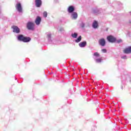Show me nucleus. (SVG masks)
I'll use <instances>...</instances> for the list:
<instances>
[{
  "label": "nucleus",
  "instance_id": "f257e3e1",
  "mask_svg": "<svg viewBox=\"0 0 131 131\" xmlns=\"http://www.w3.org/2000/svg\"><path fill=\"white\" fill-rule=\"evenodd\" d=\"M27 28L29 30H33L34 28V24L32 21H29L27 24Z\"/></svg>",
  "mask_w": 131,
  "mask_h": 131
},
{
  "label": "nucleus",
  "instance_id": "f03ea898",
  "mask_svg": "<svg viewBox=\"0 0 131 131\" xmlns=\"http://www.w3.org/2000/svg\"><path fill=\"white\" fill-rule=\"evenodd\" d=\"M15 8L17 10V11H18V12H19V13H22V6L21 5V3H18L16 6H15Z\"/></svg>",
  "mask_w": 131,
  "mask_h": 131
},
{
  "label": "nucleus",
  "instance_id": "7ed1b4c3",
  "mask_svg": "<svg viewBox=\"0 0 131 131\" xmlns=\"http://www.w3.org/2000/svg\"><path fill=\"white\" fill-rule=\"evenodd\" d=\"M107 39L110 42H115L116 41V38L113 36H108L107 37Z\"/></svg>",
  "mask_w": 131,
  "mask_h": 131
},
{
  "label": "nucleus",
  "instance_id": "20e7f679",
  "mask_svg": "<svg viewBox=\"0 0 131 131\" xmlns=\"http://www.w3.org/2000/svg\"><path fill=\"white\" fill-rule=\"evenodd\" d=\"M78 17V15L76 12H72L71 15V18L72 20H76Z\"/></svg>",
  "mask_w": 131,
  "mask_h": 131
},
{
  "label": "nucleus",
  "instance_id": "39448f33",
  "mask_svg": "<svg viewBox=\"0 0 131 131\" xmlns=\"http://www.w3.org/2000/svg\"><path fill=\"white\" fill-rule=\"evenodd\" d=\"M99 43L101 47H104L105 45H106V41L105 39L101 38L99 40Z\"/></svg>",
  "mask_w": 131,
  "mask_h": 131
},
{
  "label": "nucleus",
  "instance_id": "423d86ee",
  "mask_svg": "<svg viewBox=\"0 0 131 131\" xmlns=\"http://www.w3.org/2000/svg\"><path fill=\"white\" fill-rule=\"evenodd\" d=\"M13 30V31L14 32H15V33H19L20 32V29L18 28V27L16 26H13L12 27Z\"/></svg>",
  "mask_w": 131,
  "mask_h": 131
},
{
  "label": "nucleus",
  "instance_id": "0eeeda50",
  "mask_svg": "<svg viewBox=\"0 0 131 131\" xmlns=\"http://www.w3.org/2000/svg\"><path fill=\"white\" fill-rule=\"evenodd\" d=\"M75 10V9L74 8V7L71 6H69L68 8V12L69 13H70V14L74 13V12H73L74 10Z\"/></svg>",
  "mask_w": 131,
  "mask_h": 131
},
{
  "label": "nucleus",
  "instance_id": "6e6552de",
  "mask_svg": "<svg viewBox=\"0 0 131 131\" xmlns=\"http://www.w3.org/2000/svg\"><path fill=\"white\" fill-rule=\"evenodd\" d=\"M35 2L37 8H39L41 6V0H35Z\"/></svg>",
  "mask_w": 131,
  "mask_h": 131
},
{
  "label": "nucleus",
  "instance_id": "1a4fd4ad",
  "mask_svg": "<svg viewBox=\"0 0 131 131\" xmlns=\"http://www.w3.org/2000/svg\"><path fill=\"white\" fill-rule=\"evenodd\" d=\"M92 27L94 29H97V28L99 27V24H98V21L94 20L93 23Z\"/></svg>",
  "mask_w": 131,
  "mask_h": 131
},
{
  "label": "nucleus",
  "instance_id": "9d476101",
  "mask_svg": "<svg viewBox=\"0 0 131 131\" xmlns=\"http://www.w3.org/2000/svg\"><path fill=\"white\" fill-rule=\"evenodd\" d=\"M123 52L125 54H130V53H131V46L125 49L123 51Z\"/></svg>",
  "mask_w": 131,
  "mask_h": 131
},
{
  "label": "nucleus",
  "instance_id": "9b49d317",
  "mask_svg": "<svg viewBox=\"0 0 131 131\" xmlns=\"http://www.w3.org/2000/svg\"><path fill=\"white\" fill-rule=\"evenodd\" d=\"M41 21V18L39 16H37L35 21L36 25H39L40 24V22Z\"/></svg>",
  "mask_w": 131,
  "mask_h": 131
},
{
  "label": "nucleus",
  "instance_id": "f8f14e48",
  "mask_svg": "<svg viewBox=\"0 0 131 131\" xmlns=\"http://www.w3.org/2000/svg\"><path fill=\"white\" fill-rule=\"evenodd\" d=\"M86 46V41H84L83 42H81L79 43V46L80 48H84Z\"/></svg>",
  "mask_w": 131,
  "mask_h": 131
},
{
  "label": "nucleus",
  "instance_id": "ddd939ff",
  "mask_svg": "<svg viewBox=\"0 0 131 131\" xmlns=\"http://www.w3.org/2000/svg\"><path fill=\"white\" fill-rule=\"evenodd\" d=\"M31 40V39L28 37H25L24 38L23 42H29V41Z\"/></svg>",
  "mask_w": 131,
  "mask_h": 131
},
{
  "label": "nucleus",
  "instance_id": "4468645a",
  "mask_svg": "<svg viewBox=\"0 0 131 131\" xmlns=\"http://www.w3.org/2000/svg\"><path fill=\"white\" fill-rule=\"evenodd\" d=\"M24 36H23V35H19L17 37V39L18 40H20V41H23V40H24Z\"/></svg>",
  "mask_w": 131,
  "mask_h": 131
},
{
  "label": "nucleus",
  "instance_id": "2eb2a0df",
  "mask_svg": "<svg viewBox=\"0 0 131 131\" xmlns=\"http://www.w3.org/2000/svg\"><path fill=\"white\" fill-rule=\"evenodd\" d=\"M46 34L47 35V38L48 40H51V37H52V34L51 32H47Z\"/></svg>",
  "mask_w": 131,
  "mask_h": 131
},
{
  "label": "nucleus",
  "instance_id": "dca6fc26",
  "mask_svg": "<svg viewBox=\"0 0 131 131\" xmlns=\"http://www.w3.org/2000/svg\"><path fill=\"white\" fill-rule=\"evenodd\" d=\"M77 35H78V34L77 33H74L71 34V36L73 38H76L77 37Z\"/></svg>",
  "mask_w": 131,
  "mask_h": 131
},
{
  "label": "nucleus",
  "instance_id": "f3484780",
  "mask_svg": "<svg viewBox=\"0 0 131 131\" xmlns=\"http://www.w3.org/2000/svg\"><path fill=\"white\" fill-rule=\"evenodd\" d=\"M75 42L78 43L81 41V36H79L78 38L75 40Z\"/></svg>",
  "mask_w": 131,
  "mask_h": 131
},
{
  "label": "nucleus",
  "instance_id": "a211bd4d",
  "mask_svg": "<svg viewBox=\"0 0 131 131\" xmlns=\"http://www.w3.org/2000/svg\"><path fill=\"white\" fill-rule=\"evenodd\" d=\"M43 16L45 18H47L48 17V12H47V11H45L43 13Z\"/></svg>",
  "mask_w": 131,
  "mask_h": 131
},
{
  "label": "nucleus",
  "instance_id": "6ab92c4d",
  "mask_svg": "<svg viewBox=\"0 0 131 131\" xmlns=\"http://www.w3.org/2000/svg\"><path fill=\"white\" fill-rule=\"evenodd\" d=\"M96 63H101V62H102V59L101 58L97 59H96Z\"/></svg>",
  "mask_w": 131,
  "mask_h": 131
},
{
  "label": "nucleus",
  "instance_id": "aec40b11",
  "mask_svg": "<svg viewBox=\"0 0 131 131\" xmlns=\"http://www.w3.org/2000/svg\"><path fill=\"white\" fill-rule=\"evenodd\" d=\"M94 56H95V57H100V54L98 52H95L94 54Z\"/></svg>",
  "mask_w": 131,
  "mask_h": 131
},
{
  "label": "nucleus",
  "instance_id": "412c9836",
  "mask_svg": "<svg viewBox=\"0 0 131 131\" xmlns=\"http://www.w3.org/2000/svg\"><path fill=\"white\" fill-rule=\"evenodd\" d=\"M84 26H85V24H84V23H81V24H80V27L83 28Z\"/></svg>",
  "mask_w": 131,
  "mask_h": 131
},
{
  "label": "nucleus",
  "instance_id": "4be33fe9",
  "mask_svg": "<svg viewBox=\"0 0 131 131\" xmlns=\"http://www.w3.org/2000/svg\"><path fill=\"white\" fill-rule=\"evenodd\" d=\"M117 42H118V43H120V42H122V40L121 39H118Z\"/></svg>",
  "mask_w": 131,
  "mask_h": 131
},
{
  "label": "nucleus",
  "instance_id": "5701e85b",
  "mask_svg": "<svg viewBox=\"0 0 131 131\" xmlns=\"http://www.w3.org/2000/svg\"><path fill=\"white\" fill-rule=\"evenodd\" d=\"M101 52L102 53H107V50H106V49H102V50H101Z\"/></svg>",
  "mask_w": 131,
  "mask_h": 131
},
{
  "label": "nucleus",
  "instance_id": "b1692460",
  "mask_svg": "<svg viewBox=\"0 0 131 131\" xmlns=\"http://www.w3.org/2000/svg\"><path fill=\"white\" fill-rule=\"evenodd\" d=\"M121 58L122 59H124V60H126V59L127 58L126 55L122 56Z\"/></svg>",
  "mask_w": 131,
  "mask_h": 131
}]
</instances>
